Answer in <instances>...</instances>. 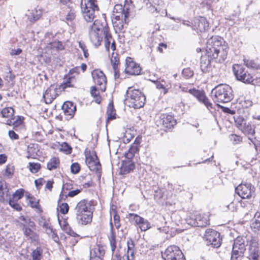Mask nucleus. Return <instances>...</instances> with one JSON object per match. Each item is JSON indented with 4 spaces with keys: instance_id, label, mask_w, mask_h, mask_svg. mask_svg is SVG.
Wrapping results in <instances>:
<instances>
[{
    "instance_id": "nucleus-2",
    "label": "nucleus",
    "mask_w": 260,
    "mask_h": 260,
    "mask_svg": "<svg viewBox=\"0 0 260 260\" xmlns=\"http://www.w3.org/2000/svg\"><path fill=\"white\" fill-rule=\"evenodd\" d=\"M94 202L86 200L80 201L75 208L76 218L79 224L86 225L90 223L92 219Z\"/></svg>"
},
{
    "instance_id": "nucleus-24",
    "label": "nucleus",
    "mask_w": 260,
    "mask_h": 260,
    "mask_svg": "<svg viewBox=\"0 0 260 260\" xmlns=\"http://www.w3.org/2000/svg\"><path fill=\"white\" fill-rule=\"evenodd\" d=\"M100 32L89 28V35L91 42L97 47L99 46L103 40V37L100 35Z\"/></svg>"
},
{
    "instance_id": "nucleus-8",
    "label": "nucleus",
    "mask_w": 260,
    "mask_h": 260,
    "mask_svg": "<svg viewBox=\"0 0 260 260\" xmlns=\"http://www.w3.org/2000/svg\"><path fill=\"white\" fill-rule=\"evenodd\" d=\"M245 245L242 238L238 237L235 240L233 245V251L231 260H240L245 250Z\"/></svg>"
},
{
    "instance_id": "nucleus-43",
    "label": "nucleus",
    "mask_w": 260,
    "mask_h": 260,
    "mask_svg": "<svg viewBox=\"0 0 260 260\" xmlns=\"http://www.w3.org/2000/svg\"><path fill=\"white\" fill-rule=\"evenodd\" d=\"M17 201H16V200H14L13 199L10 198L9 200V205L11 207H12L13 208H14L16 210H17L18 211H21L22 210V208L18 204Z\"/></svg>"
},
{
    "instance_id": "nucleus-22",
    "label": "nucleus",
    "mask_w": 260,
    "mask_h": 260,
    "mask_svg": "<svg viewBox=\"0 0 260 260\" xmlns=\"http://www.w3.org/2000/svg\"><path fill=\"white\" fill-rule=\"evenodd\" d=\"M56 88H54L52 85L48 87L43 94V98L47 104H51L56 98Z\"/></svg>"
},
{
    "instance_id": "nucleus-48",
    "label": "nucleus",
    "mask_w": 260,
    "mask_h": 260,
    "mask_svg": "<svg viewBox=\"0 0 260 260\" xmlns=\"http://www.w3.org/2000/svg\"><path fill=\"white\" fill-rule=\"evenodd\" d=\"M230 139L234 145L238 144L242 141V138L236 135L233 134L230 135Z\"/></svg>"
},
{
    "instance_id": "nucleus-34",
    "label": "nucleus",
    "mask_w": 260,
    "mask_h": 260,
    "mask_svg": "<svg viewBox=\"0 0 260 260\" xmlns=\"http://www.w3.org/2000/svg\"><path fill=\"white\" fill-rule=\"evenodd\" d=\"M91 96L94 99L96 103L100 104L101 102V97L100 92L95 86H92L90 89Z\"/></svg>"
},
{
    "instance_id": "nucleus-33",
    "label": "nucleus",
    "mask_w": 260,
    "mask_h": 260,
    "mask_svg": "<svg viewBox=\"0 0 260 260\" xmlns=\"http://www.w3.org/2000/svg\"><path fill=\"white\" fill-rule=\"evenodd\" d=\"M243 133L248 135L253 136L255 134L254 127L250 124L246 123L243 126V128L240 129Z\"/></svg>"
},
{
    "instance_id": "nucleus-4",
    "label": "nucleus",
    "mask_w": 260,
    "mask_h": 260,
    "mask_svg": "<svg viewBox=\"0 0 260 260\" xmlns=\"http://www.w3.org/2000/svg\"><path fill=\"white\" fill-rule=\"evenodd\" d=\"M211 95L216 105L225 113H228V107L222 106L219 103H228V85L220 84L213 89Z\"/></svg>"
},
{
    "instance_id": "nucleus-16",
    "label": "nucleus",
    "mask_w": 260,
    "mask_h": 260,
    "mask_svg": "<svg viewBox=\"0 0 260 260\" xmlns=\"http://www.w3.org/2000/svg\"><path fill=\"white\" fill-rule=\"evenodd\" d=\"M160 124H162L164 127L171 128L176 124V121L174 117L170 115L163 114L160 117L159 120Z\"/></svg>"
},
{
    "instance_id": "nucleus-14",
    "label": "nucleus",
    "mask_w": 260,
    "mask_h": 260,
    "mask_svg": "<svg viewBox=\"0 0 260 260\" xmlns=\"http://www.w3.org/2000/svg\"><path fill=\"white\" fill-rule=\"evenodd\" d=\"M128 216L130 220H134L136 224L139 226L142 231H146L151 228L149 222L138 214L129 213Z\"/></svg>"
},
{
    "instance_id": "nucleus-55",
    "label": "nucleus",
    "mask_w": 260,
    "mask_h": 260,
    "mask_svg": "<svg viewBox=\"0 0 260 260\" xmlns=\"http://www.w3.org/2000/svg\"><path fill=\"white\" fill-rule=\"evenodd\" d=\"M36 146H37V145L35 144H30V145H29L28 146L27 152L29 153V154L33 155L35 153H37L36 148Z\"/></svg>"
},
{
    "instance_id": "nucleus-21",
    "label": "nucleus",
    "mask_w": 260,
    "mask_h": 260,
    "mask_svg": "<svg viewBox=\"0 0 260 260\" xmlns=\"http://www.w3.org/2000/svg\"><path fill=\"white\" fill-rule=\"evenodd\" d=\"M62 110L63 111L64 114L67 116H70L72 118L76 111V106L72 102L66 101L61 107Z\"/></svg>"
},
{
    "instance_id": "nucleus-32",
    "label": "nucleus",
    "mask_w": 260,
    "mask_h": 260,
    "mask_svg": "<svg viewBox=\"0 0 260 260\" xmlns=\"http://www.w3.org/2000/svg\"><path fill=\"white\" fill-rule=\"evenodd\" d=\"M60 161L58 157H52L47 163V169L50 171L56 169L58 167Z\"/></svg>"
},
{
    "instance_id": "nucleus-17",
    "label": "nucleus",
    "mask_w": 260,
    "mask_h": 260,
    "mask_svg": "<svg viewBox=\"0 0 260 260\" xmlns=\"http://www.w3.org/2000/svg\"><path fill=\"white\" fill-rule=\"evenodd\" d=\"M234 112L229 109V121L232 123L234 120L236 126L240 130L246 123L243 117L239 115H233Z\"/></svg>"
},
{
    "instance_id": "nucleus-58",
    "label": "nucleus",
    "mask_w": 260,
    "mask_h": 260,
    "mask_svg": "<svg viewBox=\"0 0 260 260\" xmlns=\"http://www.w3.org/2000/svg\"><path fill=\"white\" fill-rule=\"evenodd\" d=\"M9 136L12 140H18L19 136L14 131L10 130L8 132Z\"/></svg>"
},
{
    "instance_id": "nucleus-46",
    "label": "nucleus",
    "mask_w": 260,
    "mask_h": 260,
    "mask_svg": "<svg viewBox=\"0 0 260 260\" xmlns=\"http://www.w3.org/2000/svg\"><path fill=\"white\" fill-rule=\"evenodd\" d=\"M113 212H114L113 219H114V224H115L116 228L118 230L121 226V224L120 223V217L115 210H114Z\"/></svg>"
},
{
    "instance_id": "nucleus-12",
    "label": "nucleus",
    "mask_w": 260,
    "mask_h": 260,
    "mask_svg": "<svg viewBox=\"0 0 260 260\" xmlns=\"http://www.w3.org/2000/svg\"><path fill=\"white\" fill-rule=\"evenodd\" d=\"M141 68L139 64L134 62L129 57L125 59V72L131 75H138L140 74Z\"/></svg>"
},
{
    "instance_id": "nucleus-52",
    "label": "nucleus",
    "mask_w": 260,
    "mask_h": 260,
    "mask_svg": "<svg viewBox=\"0 0 260 260\" xmlns=\"http://www.w3.org/2000/svg\"><path fill=\"white\" fill-rule=\"evenodd\" d=\"M79 46L82 50L84 54V56L85 58H87L89 56V54L88 53V50L86 48V46L84 43L79 42Z\"/></svg>"
},
{
    "instance_id": "nucleus-57",
    "label": "nucleus",
    "mask_w": 260,
    "mask_h": 260,
    "mask_svg": "<svg viewBox=\"0 0 260 260\" xmlns=\"http://www.w3.org/2000/svg\"><path fill=\"white\" fill-rule=\"evenodd\" d=\"M76 15L74 11L70 10L67 15L66 19L68 21H72L75 18Z\"/></svg>"
},
{
    "instance_id": "nucleus-6",
    "label": "nucleus",
    "mask_w": 260,
    "mask_h": 260,
    "mask_svg": "<svg viewBox=\"0 0 260 260\" xmlns=\"http://www.w3.org/2000/svg\"><path fill=\"white\" fill-rule=\"evenodd\" d=\"M161 256L165 260H186L181 250L175 245L169 246L161 253Z\"/></svg>"
},
{
    "instance_id": "nucleus-36",
    "label": "nucleus",
    "mask_w": 260,
    "mask_h": 260,
    "mask_svg": "<svg viewBox=\"0 0 260 260\" xmlns=\"http://www.w3.org/2000/svg\"><path fill=\"white\" fill-rule=\"evenodd\" d=\"M29 14H27L28 19L31 22H34L38 20L40 18V14H38V12L36 10H32L30 11H28Z\"/></svg>"
},
{
    "instance_id": "nucleus-7",
    "label": "nucleus",
    "mask_w": 260,
    "mask_h": 260,
    "mask_svg": "<svg viewBox=\"0 0 260 260\" xmlns=\"http://www.w3.org/2000/svg\"><path fill=\"white\" fill-rule=\"evenodd\" d=\"M233 71L237 80L247 84L253 82L252 76L245 70L242 66L239 64L233 65Z\"/></svg>"
},
{
    "instance_id": "nucleus-38",
    "label": "nucleus",
    "mask_w": 260,
    "mask_h": 260,
    "mask_svg": "<svg viewBox=\"0 0 260 260\" xmlns=\"http://www.w3.org/2000/svg\"><path fill=\"white\" fill-rule=\"evenodd\" d=\"M144 3L146 4V8L149 12L151 13H154V12L158 13L159 12L157 8L150 2V0H144Z\"/></svg>"
},
{
    "instance_id": "nucleus-1",
    "label": "nucleus",
    "mask_w": 260,
    "mask_h": 260,
    "mask_svg": "<svg viewBox=\"0 0 260 260\" xmlns=\"http://www.w3.org/2000/svg\"><path fill=\"white\" fill-rule=\"evenodd\" d=\"M225 43L223 39L218 36L211 37L206 43V54L216 62H224L228 55V46Z\"/></svg>"
},
{
    "instance_id": "nucleus-54",
    "label": "nucleus",
    "mask_w": 260,
    "mask_h": 260,
    "mask_svg": "<svg viewBox=\"0 0 260 260\" xmlns=\"http://www.w3.org/2000/svg\"><path fill=\"white\" fill-rule=\"evenodd\" d=\"M182 74L187 78L193 76V72L189 68L184 69L182 71Z\"/></svg>"
},
{
    "instance_id": "nucleus-41",
    "label": "nucleus",
    "mask_w": 260,
    "mask_h": 260,
    "mask_svg": "<svg viewBox=\"0 0 260 260\" xmlns=\"http://www.w3.org/2000/svg\"><path fill=\"white\" fill-rule=\"evenodd\" d=\"M24 190L22 188L17 189L13 194L11 199H13L16 201L21 199L24 196Z\"/></svg>"
},
{
    "instance_id": "nucleus-56",
    "label": "nucleus",
    "mask_w": 260,
    "mask_h": 260,
    "mask_svg": "<svg viewBox=\"0 0 260 260\" xmlns=\"http://www.w3.org/2000/svg\"><path fill=\"white\" fill-rule=\"evenodd\" d=\"M127 254H129V251L131 250H134V248L135 247V244L134 241L130 239L127 242Z\"/></svg>"
},
{
    "instance_id": "nucleus-44",
    "label": "nucleus",
    "mask_w": 260,
    "mask_h": 260,
    "mask_svg": "<svg viewBox=\"0 0 260 260\" xmlns=\"http://www.w3.org/2000/svg\"><path fill=\"white\" fill-rule=\"evenodd\" d=\"M59 207V211L62 214H66L69 210V206L66 203H60L58 205Z\"/></svg>"
},
{
    "instance_id": "nucleus-63",
    "label": "nucleus",
    "mask_w": 260,
    "mask_h": 260,
    "mask_svg": "<svg viewBox=\"0 0 260 260\" xmlns=\"http://www.w3.org/2000/svg\"><path fill=\"white\" fill-rule=\"evenodd\" d=\"M72 79V77H70L67 81L64 83L63 88H66L67 87H73V85L72 84L71 80Z\"/></svg>"
},
{
    "instance_id": "nucleus-64",
    "label": "nucleus",
    "mask_w": 260,
    "mask_h": 260,
    "mask_svg": "<svg viewBox=\"0 0 260 260\" xmlns=\"http://www.w3.org/2000/svg\"><path fill=\"white\" fill-rule=\"evenodd\" d=\"M44 180L43 179H40L35 181V184L37 188H39L43 185Z\"/></svg>"
},
{
    "instance_id": "nucleus-29",
    "label": "nucleus",
    "mask_w": 260,
    "mask_h": 260,
    "mask_svg": "<svg viewBox=\"0 0 260 260\" xmlns=\"http://www.w3.org/2000/svg\"><path fill=\"white\" fill-rule=\"evenodd\" d=\"M107 114L108 115V117L106 120L107 123L116 118V114L113 103H110L109 104L107 108Z\"/></svg>"
},
{
    "instance_id": "nucleus-25",
    "label": "nucleus",
    "mask_w": 260,
    "mask_h": 260,
    "mask_svg": "<svg viewBox=\"0 0 260 260\" xmlns=\"http://www.w3.org/2000/svg\"><path fill=\"white\" fill-rule=\"evenodd\" d=\"M107 28L108 32H109L110 29L106 20L102 22L100 20H95L93 23L90 26V28L92 29L98 31H101L104 35V29Z\"/></svg>"
},
{
    "instance_id": "nucleus-50",
    "label": "nucleus",
    "mask_w": 260,
    "mask_h": 260,
    "mask_svg": "<svg viewBox=\"0 0 260 260\" xmlns=\"http://www.w3.org/2000/svg\"><path fill=\"white\" fill-rule=\"evenodd\" d=\"M164 82V81H161V82L156 81L155 85L156 87L158 89H162L163 91L164 94H166L168 92V89L165 87V84L162 83Z\"/></svg>"
},
{
    "instance_id": "nucleus-61",
    "label": "nucleus",
    "mask_w": 260,
    "mask_h": 260,
    "mask_svg": "<svg viewBox=\"0 0 260 260\" xmlns=\"http://www.w3.org/2000/svg\"><path fill=\"white\" fill-rule=\"evenodd\" d=\"M34 199L35 200V199L33 197H31L30 199V200H29L30 205L32 208H38V207L39 206V202H36V201H34Z\"/></svg>"
},
{
    "instance_id": "nucleus-60",
    "label": "nucleus",
    "mask_w": 260,
    "mask_h": 260,
    "mask_svg": "<svg viewBox=\"0 0 260 260\" xmlns=\"http://www.w3.org/2000/svg\"><path fill=\"white\" fill-rule=\"evenodd\" d=\"M0 246L2 248H8L9 247V245L6 242L5 239L0 237Z\"/></svg>"
},
{
    "instance_id": "nucleus-13",
    "label": "nucleus",
    "mask_w": 260,
    "mask_h": 260,
    "mask_svg": "<svg viewBox=\"0 0 260 260\" xmlns=\"http://www.w3.org/2000/svg\"><path fill=\"white\" fill-rule=\"evenodd\" d=\"M188 92L196 97L199 102L204 104L208 109L210 110L212 108V104L209 101L204 91L192 88L190 89Z\"/></svg>"
},
{
    "instance_id": "nucleus-10",
    "label": "nucleus",
    "mask_w": 260,
    "mask_h": 260,
    "mask_svg": "<svg viewBox=\"0 0 260 260\" xmlns=\"http://www.w3.org/2000/svg\"><path fill=\"white\" fill-rule=\"evenodd\" d=\"M254 187L250 183H242L235 188L236 192L242 199H249L254 191Z\"/></svg>"
},
{
    "instance_id": "nucleus-47",
    "label": "nucleus",
    "mask_w": 260,
    "mask_h": 260,
    "mask_svg": "<svg viewBox=\"0 0 260 260\" xmlns=\"http://www.w3.org/2000/svg\"><path fill=\"white\" fill-rule=\"evenodd\" d=\"M80 166L77 162L73 163L71 166V172L72 174H76L80 171Z\"/></svg>"
},
{
    "instance_id": "nucleus-18",
    "label": "nucleus",
    "mask_w": 260,
    "mask_h": 260,
    "mask_svg": "<svg viewBox=\"0 0 260 260\" xmlns=\"http://www.w3.org/2000/svg\"><path fill=\"white\" fill-rule=\"evenodd\" d=\"M189 224L193 226L205 227L209 224V220L201 214H196L191 219Z\"/></svg>"
},
{
    "instance_id": "nucleus-9",
    "label": "nucleus",
    "mask_w": 260,
    "mask_h": 260,
    "mask_svg": "<svg viewBox=\"0 0 260 260\" xmlns=\"http://www.w3.org/2000/svg\"><path fill=\"white\" fill-rule=\"evenodd\" d=\"M86 164L91 171L98 174L100 179L102 174L101 165L95 152L86 156Z\"/></svg>"
},
{
    "instance_id": "nucleus-53",
    "label": "nucleus",
    "mask_w": 260,
    "mask_h": 260,
    "mask_svg": "<svg viewBox=\"0 0 260 260\" xmlns=\"http://www.w3.org/2000/svg\"><path fill=\"white\" fill-rule=\"evenodd\" d=\"M256 243H252V244L250 245V251L251 253H253L254 254V258H255L256 256L258 255V252L259 251L258 248H255L256 246Z\"/></svg>"
},
{
    "instance_id": "nucleus-39",
    "label": "nucleus",
    "mask_w": 260,
    "mask_h": 260,
    "mask_svg": "<svg viewBox=\"0 0 260 260\" xmlns=\"http://www.w3.org/2000/svg\"><path fill=\"white\" fill-rule=\"evenodd\" d=\"M59 150L66 154H70L72 152V148L68 143L63 142L60 145Z\"/></svg>"
},
{
    "instance_id": "nucleus-19",
    "label": "nucleus",
    "mask_w": 260,
    "mask_h": 260,
    "mask_svg": "<svg viewBox=\"0 0 260 260\" xmlns=\"http://www.w3.org/2000/svg\"><path fill=\"white\" fill-rule=\"evenodd\" d=\"M135 168V164L131 159L124 160L122 161L120 167V174L125 175L133 171Z\"/></svg>"
},
{
    "instance_id": "nucleus-62",
    "label": "nucleus",
    "mask_w": 260,
    "mask_h": 260,
    "mask_svg": "<svg viewBox=\"0 0 260 260\" xmlns=\"http://www.w3.org/2000/svg\"><path fill=\"white\" fill-rule=\"evenodd\" d=\"M112 251L113 252L116 248V241L115 239H109Z\"/></svg>"
},
{
    "instance_id": "nucleus-23",
    "label": "nucleus",
    "mask_w": 260,
    "mask_h": 260,
    "mask_svg": "<svg viewBox=\"0 0 260 260\" xmlns=\"http://www.w3.org/2000/svg\"><path fill=\"white\" fill-rule=\"evenodd\" d=\"M214 59L211 58L206 54L205 56H202L201 57L200 68L202 71L204 73H209L212 70L211 61Z\"/></svg>"
},
{
    "instance_id": "nucleus-49",
    "label": "nucleus",
    "mask_w": 260,
    "mask_h": 260,
    "mask_svg": "<svg viewBox=\"0 0 260 260\" xmlns=\"http://www.w3.org/2000/svg\"><path fill=\"white\" fill-rule=\"evenodd\" d=\"M14 166L9 165L7 166L6 170H5V175L10 177L12 176L14 174Z\"/></svg>"
},
{
    "instance_id": "nucleus-51",
    "label": "nucleus",
    "mask_w": 260,
    "mask_h": 260,
    "mask_svg": "<svg viewBox=\"0 0 260 260\" xmlns=\"http://www.w3.org/2000/svg\"><path fill=\"white\" fill-rule=\"evenodd\" d=\"M23 230L24 233L26 236L32 239L34 235H35V233L30 228H26L25 225H23Z\"/></svg>"
},
{
    "instance_id": "nucleus-59",
    "label": "nucleus",
    "mask_w": 260,
    "mask_h": 260,
    "mask_svg": "<svg viewBox=\"0 0 260 260\" xmlns=\"http://www.w3.org/2000/svg\"><path fill=\"white\" fill-rule=\"evenodd\" d=\"M81 190H82L80 189H76L75 190H71L68 192V196L69 197H74L80 193Z\"/></svg>"
},
{
    "instance_id": "nucleus-5",
    "label": "nucleus",
    "mask_w": 260,
    "mask_h": 260,
    "mask_svg": "<svg viewBox=\"0 0 260 260\" xmlns=\"http://www.w3.org/2000/svg\"><path fill=\"white\" fill-rule=\"evenodd\" d=\"M220 233L212 229H206L203 238L207 246L218 248L221 244Z\"/></svg>"
},
{
    "instance_id": "nucleus-11",
    "label": "nucleus",
    "mask_w": 260,
    "mask_h": 260,
    "mask_svg": "<svg viewBox=\"0 0 260 260\" xmlns=\"http://www.w3.org/2000/svg\"><path fill=\"white\" fill-rule=\"evenodd\" d=\"M91 75L94 83L100 86L101 90L105 91L107 82L105 74L102 71L96 69L92 72Z\"/></svg>"
},
{
    "instance_id": "nucleus-3",
    "label": "nucleus",
    "mask_w": 260,
    "mask_h": 260,
    "mask_svg": "<svg viewBox=\"0 0 260 260\" xmlns=\"http://www.w3.org/2000/svg\"><path fill=\"white\" fill-rule=\"evenodd\" d=\"M146 96L139 89L129 87L126 92L125 104L129 107L139 109L144 106Z\"/></svg>"
},
{
    "instance_id": "nucleus-37",
    "label": "nucleus",
    "mask_w": 260,
    "mask_h": 260,
    "mask_svg": "<svg viewBox=\"0 0 260 260\" xmlns=\"http://www.w3.org/2000/svg\"><path fill=\"white\" fill-rule=\"evenodd\" d=\"M42 252V250L40 247H37L33 250L31 253L32 260H41Z\"/></svg>"
},
{
    "instance_id": "nucleus-35",
    "label": "nucleus",
    "mask_w": 260,
    "mask_h": 260,
    "mask_svg": "<svg viewBox=\"0 0 260 260\" xmlns=\"http://www.w3.org/2000/svg\"><path fill=\"white\" fill-rule=\"evenodd\" d=\"M1 114L3 117L11 118L14 114V110L12 107H7L2 109Z\"/></svg>"
},
{
    "instance_id": "nucleus-26",
    "label": "nucleus",
    "mask_w": 260,
    "mask_h": 260,
    "mask_svg": "<svg viewBox=\"0 0 260 260\" xmlns=\"http://www.w3.org/2000/svg\"><path fill=\"white\" fill-rule=\"evenodd\" d=\"M111 63L114 72L115 79H118L119 78L120 73L119 70L118 68L119 59L117 54H115L114 52L112 53V57L111 58Z\"/></svg>"
},
{
    "instance_id": "nucleus-28",
    "label": "nucleus",
    "mask_w": 260,
    "mask_h": 260,
    "mask_svg": "<svg viewBox=\"0 0 260 260\" xmlns=\"http://www.w3.org/2000/svg\"><path fill=\"white\" fill-rule=\"evenodd\" d=\"M139 150L138 143H134L129 148L128 151L125 153V158L128 159H132Z\"/></svg>"
},
{
    "instance_id": "nucleus-15",
    "label": "nucleus",
    "mask_w": 260,
    "mask_h": 260,
    "mask_svg": "<svg viewBox=\"0 0 260 260\" xmlns=\"http://www.w3.org/2000/svg\"><path fill=\"white\" fill-rule=\"evenodd\" d=\"M192 24L193 29L199 30L201 32H205L209 27V23L204 17L196 18Z\"/></svg>"
},
{
    "instance_id": "nucleus-20",
    "label": "nucleus",
    "mask_w": 260,
    "mask_h": 260,
    "mask_svg": "<svg viewBox=\"0 0 260 260\" xmlns=\"http://www.w3.org/2000/svg\"><path fill=\"white\" fill-rule=\"evenodd\" d=\"M104 41H105V47L106 50L107 51H109L110 47L113 51L116 49V43L115 41L113 40L111 34L108 32L107 28L104 29Z\"/></svg>"
},
{
    "instance_id": "nucleus-42",
    "label": "nucleus",
    "mask_w": 260,
    "mask_h": 260,
    "mask_svg": "<svg viewBox=\"0 0 260 260\" xmlns=\"http://www.w3.org/2000/svg\"><path fill=\"white\" fill-rule=\"evenodd\" d=\"M29 170L32 173H37L41 168V165L39 163L29 162Z\"/></svg>"
},
{
    "instance_id": "nucleus-40",
    "label": "nucleus",
    "mask_w": 260,
    "mask_h": 260,
    "mask_svg": "<svg viewBox=\"0 0 260 260\" xmlns=\"http://www.w3.org/2000/svg\"><path fill=\"white\" fill-rule=\"evenodd\" d=\"M245 65L248 68L257 69L258 68V64L253 60L244 59Z\"/></svg>"
},
{
    "instance_id": "nucleus-30",
    "label": "nucleus",
    "mask_w": 260,
    "mask_h": 260,
    "mask_svg": "<svg viewBox=\"0 0 260 260\" xmlns=\"http://www.w3.org/2000/svg\"><path fill=\"white\" fill-rule=\"evenodd\" d=\"M5 186L3 183H0V201L2 202H4L10 196L9 189Z\"/></svg>"
},
{
    "instance_id": "nucleus-27",
    "label": "nucleus",
    "mask_w": 260,
    "mask_h": 260,
    "mask_svg": "<svg viewBox=\"0 0 260 260\" xmlns=\"http://www.w3.org/2000/svg\"><path fill=\"white\" fill-rule=\"evenodd\" d=\"M81 9L85 20L88 22L92 21L95 17V11L92 9H88L86 4L85 5L84 7H82Z\"/></svg>"
},
{
    "instance_id": "nucleus-45",
    "label": "nucleus",
    "mask_w": 260,
    "mask_h": 260,
    "mask_svg": "<svg viewBox=\"0 0 260 260\" xmlns=\"http://www.w3.org/2000/svg\"><path fill=\"white\" fill-rule=\"evenodd\" d=\"M96 0H88V2L86 6L88 9H92L93 11H98L99 7L97 5Z\"/></svg>"
},
{
    "instance_id": "nucleus-31",
    "label": "nucleus",
    "mask_w": 260,
    "mask_h": 260,
    "mask_svg": "<svg viewBox=\"0 0 260 260\" xmlns=\"http://www.w3.org/2000/svg\"><path fill=\"white\" fill-rule=\"evenodd\" d=\"M113 12L116 13H121V15H123L124 18H126L128 17V8L124 9V7L121 4H117L114 6Z\"/></svg>"
}]
</instances>
